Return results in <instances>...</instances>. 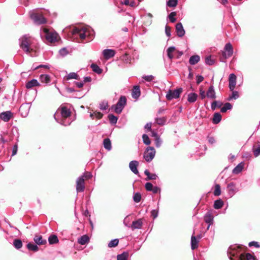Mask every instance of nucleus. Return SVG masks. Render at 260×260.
<instances>
[{
	"label": "nucleus",
	"mask_w": 260,
	"mask_h": 260,
	"mask_svg": "<svg viewBox=\"0 0 260 260\" xmlns=\"http://www.w3.org/2000/svg\"><path fill=\"white\" fill-rule=\"evenodd\" d=\"M30 17L34 22L37 24H43L46 22V19L41 14L32 13L30 15Z\"/></svg>",
	"instance_id": "obj_10"
},
{
	"label": "nucleus",
	"mask_w": 260,
	"mask_h": 260,
	"mask_svg": "<svg viewBox=\"0 0 260 260\" xmlns=\"http://www.w3.org/2000/svg\"><path fill=\"white\" fill-rule=\"evenodd\" d=\"M18 150V146L15 145L13 148L12 155L14 156L16 154Z\"/></svg>",
	"instance_id": "obj_64"
},
{
	"label": "nucleus",
	"mask_w": 260,
	"mask_h": 260,
	"mask_svg": "<svg viewBox=\"0 0 260 260\" xmlns=\"http://www.w3.org/2000/svg\"><path fill=\"white\" fill-rule=\"evenodd\" d=\"M35 242L39 245L44 244L46 243V240H43L42 236H35L34 239Z\"/></svg>",
	"instance_id": "obj_36"
},
{
	"label": "nucleus",
	"mask_w": 260,
	"mask_h": 260,
	"mask_svg": "<svg viewBox=\"0 0 260 260\" xmlns=\"http://www.w3.org/2000/svg\"><path fill=\"white\" fill-rule=\"evenodd\" d=\"M13 245L17 249H19L22 246V241L19 239H15L14 240Z\"/></svg>",
	"instance_id": "obj_42"
},
{
	"label": "nucleus",
	"mask_w": 260,
	"mask_h": 260,
	"mask_svg": "<svg viewBox=\"0 0 260 260\" xmlns=\"http://www.w3.org/2000/svg\"><path fill=\"white\" fill-rule=\"evenodd\" d=\"M176 48L174 46L169 47L167 50L168 57L169 59H172L176 55Z\"/></svg>",
	"instance_id": "obj_20"
},
{
	"label": "nucleus",
	"mask_w": 260,
	"mask_h": 260,
	"mask_svg": "<svg viewBox=\"0 0 260 260\" xmlns=\"http://www.w3.org/2000/svg\"><path fill=\"white\" fill-rule=\"evenodd\" d=\"M103 114L100 112H95L93 113H91L90 116L92 119H94V118L101 119L103 117Z\"/></svg>",
	"instance_id": "obj_40"
},
{
	"label": "nucleus",
	"mask_w": 260,
	"mask_h": 260,
	"mask_svg": "<svg viewBox=\"0 0 260 260\" xmlns=\"http://www.w3.org/2000/svg\"><path fill=\"white\" fill-rule=\"evenodd\" d=\"M78 78V75L74 72L70 73L67 76V80L77 79Z\"/></svg>",
	"instance_id": "obj_46"
},
{
	"label": "nucleus",
	"mask_w": 260,
	"mask_h": 260,
	"mask_svg": "<svg viewBox=\"0 0 260 260\" xmlns=\"http://www.w3.org/2000/svg\"><path fill=\"white\" fill-rule=\"evenodd\" d=\"M119 243V240L118 239H115L113 240H112L110 241V242L108 243V247L110 248L112 247H116Z\"/></svg>",
	"instance_id": "obj_39"
},
{
	"label": "nucleus",
	"mask_w": 260,
	"mask_h": 260,
	"mask_svg": "<svg viewBox=\"0 0 260 260\" xmlns=\"http://www.w3.org/2000/svg\"><path fill=\"white\" fill-rule=\"evenodd\" d=\"M221 194L220 186L219 184H216L215 186L214 194L215 196H218Z\"/></svg>",
	"instance_id": "obj_51"
},
{
	"label": "nucleus",
	"mask_w": 260,
	"mask_h": 260,
	"mask_svg": "<svg viewBox=\"0 0 260 260\" xmlns=\"http://www.w3.org/2000/svg\"><path fill=\"white\" fill-rule=\"evenodd\" d=\"M89 241V237L85 235L82 236H81L80 238H79L78 242L79 244L81 245H84L86 243H87Z\"/></svg>",
	"instance_id": "obj_28"
},
{
	"label": "nucleus",
	"mask_w": 260,
	"mask_h": 260,
	"mask_svg": "<svg viewBox=\"0 0 260 260\" xmlns=\"http://www.w3.org/2000/svg\"><path fill=\"white\" fill-rule=\"evenodd\" d=\"M204 80V77L201 75H198L197 76V83L199 84L202 82Z\"/></svg>",
	"instance_id": "obj_62"
},
{
	"label": "nucleus",
	"mask_w": 260,
	"mask_h": 260,
	"mask_svg": "<svg viewBox=\"0 0 260 260\" xmlns=\"http://www.w3.org/2000/svg\"><path fill=\"white\" fill-rule=\"evenodd\" d=\"M175 27L177 36L179 37H183L185 34V30L182 23L180 22L177 23Z\"/></svg>",
	"instance_id": "obj_15"
},
{
	"label": "nucleus",
	"mask_w": 260,
	"mask_h": 260,
	"mask_svg": "<svg viewBox=\"0 0 260 260\" xmlns=\"http://www.w3.org/2000/svg\"><path fill=\"white\" fill-rule=\"evenodd\" d=\"M142 224L143 222L142 219H138L136 221L133 222L132 224L131 225V228L132 230L140 229L141 228Z\"/></svg>",
	"instance_id": "obj_23"
},
{
	"label": "nucleus",
	"mask_w": 260,
	"mask_h": 260,
	"mask_svg": "<svg viewBox=\"0 0 260 260\" xmlns=\"http://www.w3.org/2000/svg\"><path fill=\"white\" fill-rule=\"evenodd\" d=\"M108 107V103L106 102H103L100 104V109L102 110H105L107 109Z\"/></svg>",
	"instance_id": "obj_56"
},
{
	"label": "nucleus",
	"mask_w": 260,
	"mask_h": 260,
	"mask_svg": "<svg viewBox=\"0 0 260 260\" xmlns=\"http://www.w3.org/2000/svg\"><path fill=\"white\" fill-rule=\"evenodd\" d=\"M40 80L42 83L48 84L51 81V78L47 74H42L40 76Z\"/></svg>",
	"instance_id": "obj_24"
},
{
	"label": "nucleus",
	"mask_w": 260,
	"mask_h": 260,
	"mask_svg": "<svg viewBox=\"0 0 260 260\" xmlns=\"http://www.w3.org/2000/svg\"><path fill=\"white\" fill-rule=\"evenodd\" d=\"M76 190L77 192H82L85 189L84 179L83 176L79 177L76 181Z\"/></svg>",
	"instance_id": "obj_11"
},
{
	"label": "nucleus",
	"mask_w": 260,
	"mask_h": 260,
	"mask_svg": "<svg viewBox=\"0 0 260 260\" xmlns=\"http://www.w3.org/2000/svg\"><path fill=\"white\" fill-rule=\"evenodd\" d=\"M143 141L144 143L146 145H149L151 143V141L148 135L146 134H144L142 136Z\"/></svg>",
	"instance_id": "obj_50"
},
{
	"label": "nucleus",
	"mask_w": 260,
	"mask_h": 260,
	"mask_svg": "<svg viewBox=\"0 0 260 260\" xmlns=\"http://www.w3.org/2000/svg\"><path fill=\"white\" fill-rule=\"evenodd\" d=\"M205 221L209 224L208 229L213 223V217L211 213H207L206 214L204 217Z\"/></svg>",
	"instance_id": "obj_26"
},
{
	"label": "nucleus",
	"mask_w": 260,
	"mask_h": 260,
	"mask_svg": "<svg viewBox=\"0 0 260 260\" xmlns=\"http://www.w3.org/2000/svg\"><path fill=\"white\" fill-rule=\"evenodd\" d=\"M134 201L136 203H139L141 200V194L139 192H136L133 196Z\"/></svg>",
	"instance_id": "obj_44"
},
{
	"label": "nucleus",
	"mask_w": 260,
	"mask_h": 260,
	"mask_svg": "<svg viewBox=\"0 0 260 260\" xmlns=\"http://www.w3.org/2000/svg\"><path fill=\"white\" fill-rule=\"evenodd\" d=\"M126 102L125 97L124 96H121L116 105L114 106L115 112L118 114L120 113L126 104Z\"/></svg>",
	"instance_id": "obj_9"
},
{
	"label": "nucleus",
	"mask_w": 260,
	"mask_h": 260,
	"mask_svg": "<svg viewBox=\"0 0 260 260\" xmlns=\"http://www.w3.org/2000/svg\"><path fill=\"white\" fill-rule=\"evenodd\" d=\"M221 120V115L219 113H216L214 114V117L213 118V122L215 124L218 123Z\"/></svg>",
	"instance_id": "obj_34"
},
{
	"label": "nucleus",
	"mask_w": 260,
	"mask_h": 260,
	"mask_svg": "<svg viewBox=\"0 0 260 260\" xmlns=\"http://www.w3.org/2000/svg\"><path fill=\"white\" fill-rule=\"evenodd\" d=\"M227 188L228 189L229 193L232 194V196H233L238 191V189L235 186V184L233 182L229 183L228 185Z\"/></svg>",
	"instance_id": "obj_21"
},
{
	"label": "nucleus",
	"mask_w": 260,
	"mask_h": 260,
	"mask_svg": "<svg viewBox=\"0 0 260 260\" xmlns=\"http://www.w3.org/2000/svg\"><path fill=\"white\" fill-rule=\"evenodd\" d=\"M201 238L200 236H199L198 239L194 236H192L191 238V247L192 249H196L198 247L199 240Z\"/></svg>",
	"instance_id": "obj_22"
},
{
	"label": "nucleus",
	"mask_w": 260,
	"mask_h": 260,
	"mask_svg": "<svg viewBox=\"0 0 260 260\" xmlns=\"http://www.w3.org/2000/svg\"><path fill=\"white\" fill-rule=\"evenodd\" d=\"M139 165V162L137 160H132L129 162V167L130 170L135 174H138L139 171L137 169V167Z\"/></svg>",
	"instance_id": "obj_14"
},
{
	"label": "nucleus",
	"mask_w": 260,
	"mask_h": 260,
	"mask_svg": "<svg viewBox=\"0 0 260 260\" xmlns=\"http://www.w3.org/2000/svg\"><path fill=\"white\" fill-rule=\"evenodd\" d=\"M103 55L106 59H109L115 55V51L112 49H105L103 51Z\"/></svg>",
	"instance_id": "obj_17"
},
{
	"label": "nucleus",
	"mask_w": 260,
	"mask_h": 260,
	"mask_svg": "<svg viewBox=\"0 0 260 260\" xmlns=\"http://www.w3.org/2000/svg\"><path fill=\"white\" fill-rule=\"evenodd\" d=\"M253 152L255 157L258 156L260 154V145H259L257 148L253 147Z\"/></svg>",
	"instance_id": "obj_54"
},
{
	"label": "nucleus",
	"mask_w": 260,
	"mask_h": 260,
	"mask_svg": "<svg viewBox=\"0 0 260 260\" xmlns=\"http://www.w3.org/2000/svg\"><path fill=\"white\" fill-rule=\"evenodd\" d=\"M242 247L238 245L231 246L228 254L231 260H255V257L250 253L246 254L240 253Z\"/></svg>",
	"instance_id": "obj_1"
},
{
	"label": "nucleus",
	"mask_w": 260,
	"mask_h": 260,
	"mask_svg": "<svg viewBox=\"0 0 260 260\" xmlns=\"http://www.w3.org/2000/svg\"><path fill=\"white\" fill-rule=\"evenodd\" d=\"M36 40L28 35L22 36L19 39L20 47L26 53L30 54L34 51Z\"/></svg>",
	"instance_id": "obj_2"
},
{
	"label": "nucleus",
	"mask_w": 260,
	"mask_h": 260,
	"mask_svg": "<svg viewBox=\"0 0 260 260\" xmlns=\"http://www.w3.org/2000/svg\"><path fill=\"white\" fill-rule=\"evenodd\" d=\"M42 31L46 39L48 42L52 43L56 42L58 40V35L56 32L50 31L49 29L46 28H44L42 29Z\"/></svg>",
	"instance_id": "obj_6"
},
{
	"label": "nucleus",
	"mask_w": 260,
	"mask_h": 260,
	"mask_svg": "<svg viewBox=\"0 0 260 260\" xmlns=\"http://www.w3.org/2000/svg\"><path fill=\"white\" fill-rule=\"evenodd\" d=\"M206 95L208 98H209V99H211L212 100L215 99L216 98V96L215 91L214 90V86L212 85H211L209 87V88L207 92Z\"/></svg>",
	"instance_id": "obj_18"
},
{
	"label": "nucleus",
	"mask_w": 260,
	"mask_h": 260,
	"mask_svg": "<svg viewBox=\"0 0 260 260\" xmlns=\"http://www.w3.org/2000/svg\"><path fill=\"white\" fill-rule=\"evenodd\" d=\"M104 146L105 149L108 150H110L111 149V141L109 139H105L103 141Z\"/></svg>",
	"instance_id": "obj_35"
},
{
	"label": "nucleus",
	"mask_w": 260,
	"mask_h": 260,
	"mask_svg": "<svg viewBox=\"0 0 260 260\" xmlns=\"http://www.w3.org/2000/svg\"><path fill=\"white\" fill-rule=\"evenodd\" d=\"M91 68L92 71L98 74H101L102 73V70L99 68V67L94 63L91 64Z\"/></svg>",
	"instance_id": "obj_43"
},
{
	"label": "nucleus",
	"mask_w": 260,
	"mask_h": 260,
	"mask_svg": "<svg viewBox=\"0 0 260 260\" xmlns=\"http://www.w3.org/2000/svg\"><path fill=\"white\" fill-rule=\"evenodd\" d=\"M249 246L250 247L251 246H254L255 247H259V245L258 244V243L256 242H254V241H252V242H251L249 243Z\"/></svg>",
	"instance_id": "obj_63"
},
{
	"label": "nucleus",
	"mask_w": 260,
	"mask_h": 260,
	"mask_svg": "<svg viewBox=\"0 0 260 260\" xmlns=\"http://www.w3.org/2000/svg\"><path fill=\"white\" fill-rule=\"evenodd\" d=\"M12 113L10 111L2 112L0 114V118L5 122L8 121L12 117Z\"/></svg>",
	"instance_id": "obj_16"
},
{
	"label": "nucleus",
	"mask_w": 260,
	"mask_h": 260,
	"mask_svg": "<svg viewBox=\"0 0 260 260\" xmlns=\"http://www.w3.org/2000/svg\"><path fill=\"white\" fill-rule=\"evenodd\" d=\"M205 62L207 64L211 66L215 63V59L211 56H208L205 59Z\"/></svg>",
	"instance_id": "obj_41"
},
{
	"label": "nucleus",
	"mask_w": 260,
	"mask_h": 260,
	"mask_svg": "<svg viewBox=\"0 0 260 260\" xmlns=\"http://www.w3.org/2000/svg\"><path fill=\"white\" fill-rule=\"evenodd\" d=\"M155 155V149L152 147H148L144 153V158L147 162H150Z\"/></svg>",
	"instance_id": "obj_8"
},
{
	"label": "nucleus",
	"mask_w": 260,
	"mask_h": 260,
	"mask_svg": "<svg viewBox=\"0 0 260 260\" xmlns=\"http://www.w3.org/2000/svg\"><path fill=\"white\" fill-rule=\"evenodd\" d=\"M28 249L30 250L36 251L38 250V247L37 245L32 243H28L27 245Z\"/></svg>",
	"instance_id": "obj_45"
},
{
	"label": "nucleus",
	"mask_w": 260,
	"mask_h": 260,
	"mask_svg": "<svg viewBox=\"0 0 260 260\" xmlns=\"http://www.w3.org/2000/svg\"><path fill=\"white\" fill-rule=\"evenodd\" d=\"M200 94L202 99H204L207 96L205 91L202 88H200Z\"/></svg>",
	"instance_id": "obj_58"
},
{
	"label": "nucleus",
	"mask_w": 260,
	"mask_h": 260,
	"mask_svg": "<svg viewBox=\"0 0 260 260\" xmlns=\"http://www.w3.org/2000/svg\"><path fill=\"white\" fill-rule=\"evenodd\" d=\"M238 97H239L238 92L236 91L233 90L232 95L231 96H230L228 100H231L232 99L236 100V99H238Z\"/></svg>",
	"instance_id": "obj_53"
},
{
	"label": "nucleus",
	"mask_w": 260,
	"mask_h": 260,
	"mask_svg": "<svg viewBox=\"0 0 260 260\" xmlns=\"http://www.w3.org/2000/svg\"><path fill=\"white\" fill-rule=\"evenodd\" d=\"M233 48L230 43H226L222 51V56L220 58L221 61L224 62L225 60L232 56L233 54Z\"/></svg>",
	"instance_id": "obj_5"
},
{
	"label": "nucleus",
	"mask_w": 260,
	"mask_h": 260,
	"mask_svg": "<svg viewBox=\"0 0 260 260\" xmlns=\"http://www.w3.org/2000/svg\"><path fill=\"white\" fill-rule=\"evenodd\" d=\"M127 253H123L121 254H118L117 256V260H127Z\"/></svg>",
	"instance_id": "obj_48"
},
{
	"label": "nucleus",
	"mask_w": 260,
	"mask_h": 260,
	"mask_svg": "<svg viewBox=\"0 0 260 260\" xmlns=\"http://www.w3.org/2000/svg\"><path fill=\"white\" fill-rule=\"evenodd\" d=\"M243 168V164L242 163L239 164L233 170V173L238 174L240 173Z\"/></svg>",
	"instance_id": "obj_31"
},
{
	"label": "nucleus",
	"mask_w": 260,
	"mask_h": 260,
	"mask_svg": "<svg viewBox=\"0 0 260 260\" xmlns=\"http://www.w3.org/2000/svg\"><path fill=\"white\" fill-rule=\"evenodd\" d=\"M176 15V13L175 12H171L169 15V18L170 19V21L173 23L176 21V18L175 17Z\"/></svg>",
	"instance_id": "obj_52"
},
{
	"label": "nucleus",
	"mask_w": 260,
	"mask_h": 260,
	"mask_svg": "<svg viewBox=\"0 0 260 260\" xmlns=\"http://www.w3.org/2000/svg\"><path fill=\"white\" fill-rule=\"evenodd\" d=\"M153 185L151 183L147 182L145 184V188L148 191H151L152 190Z\"/></svg>",
	"instance_id": "obj_57"
},
{
	"label": "nucleus",
	"mask_w": 260,
	"mask_h": 260,
	"mask_svg": "<svg viewBox=\"0 0 260 260\" xmlns=\"http://www.w3.org/2000/svg\"><path fill=\"white\" fill-rule=\"evenodd\" d=\"M165 32H166V35L168 37H169L171 36V28L169 26H166Z\"/></svg>",
	"instance_id": "obj_61"
},
{
	"label": "nucleus",
	"mask_w": 260,
	"mask_h": 260,
	"mask_svg": "<svg viewBox=\"0 0 260 260\" xmlns=\"http://www.w3.org/2000/svg\"><path fill=\"white\" fill-rule=\"evenodd\" d=\"M49 242L50 244L56 243L58 242V238L55 235H51L48 238Z\"/></svg>",
	"instance_id": "obj_37"
},
{
	"label": "nucleus",
	"mask_w": 260,
	"mask_h": 260,
	"mask_svg": "<svg viewBox=\"0 0 260 260\" xmlns=\"http://www.w3.org/2000/svg\"><path fill=\"white\" fill-rule=\"evenodd\" d=\"M29 106L28 104H22L20 108L19 112L23 117H26L29 112Z\"/></svg>",
	"instance_id": "obj_13"
},
{
	"label": "nucleus",
	"mask_w": 260,
	"mask_h": 260,
	"mask_svg": "<svg viewBox=\"0 0 260 260\" xmlns=\"http://www.w3.org/2000/svg\"><path fill=\"white\" fill-rule=\"evenodd\" d=\"M232 108V105L229 103H226L224 106L221 108V112L222 113H225L228 110H230Z\"/></svg>",
	"instance_id": "obj_38"
},
{
	"label": "nucleus",
	"mask_w": 260,
	"mask_h": 260,
	"mask_svg": "<svg viewBox=\"0 0 260 260\" xmlns=\"http://www.w3.org/2000/svg\"><path fill=\"white\" fill-rule=\"evenodd\" d=\"M177 4V0H169L167 5L169 7H175Z\"/></svg>",
	"instance_id": "obj_55"
},
{
	"label": "nucleus",
	"mask_w": 260,
	"mask_h": 260,
	"mask_svg": "<svg viewBox=\"0 0 260 260\" xmlns=\"http://www.w3.org/2000/svg\"><path fill=\"white\" fill-rule=\"evenodd\" d=\"M182 88H179L174 90L170 89L166 94V99L169 101L174 99H177L179 97L180 93L182 92Z\"/></svg>",
	"instance_id": "obj_7"
},
{
	"label": "nucleus",
	"mask_w": 260,
	"mask_h": 260,
	"mask_svg": "<svg viewBox=\"0 0 260 260\" xmlns=\"http://www.w3.org/2000/svg\"><path fill=\"white\" fill-rule=\"evenodd\" d=\"M223 205V202L220 199L217 200L214 202V208L216 209H219L221 208Z\"/></svg>",
	"instance_id": "obj_32"
},
{
	"label": "nucleus",
	"mask_w": 260,
	"mask_h": 260,
	"mask_svg": "<svg viewBox=\"0 0 260 260\" xmlns=\"http://www.w3.org/2000/svg\"><path fill=\"white\" fill-rule=\"evenodd\" d=\"M222 104L221 102L214 101L211 104V109L214 110L217 107H220Z\"/></svg>",
	"instance_id": "obj_49"
},
{
	"label": "nucleus",
	"mask_w": 260,
	"mask_h": 260,
	"mask_svg": "<svg viewBox=\"0 0 260 260\" xmlns=\"http://www.w3.org/2000/svg\"><path fill=\"white\" fill-rule=\"evenodd\" d=\"M144 173L147 176L148 180H155L157 177L156 174H151L148 170H146Z\"/></svg>",
	"instance_id": "obj_33"
},
{
	"label": "nucleus",
	"mask_w": 260,
	"mask_h": 260,
	"mask_svg": "<svg viewBox=\"0 0 260 260\" xmlns=\"http://www.w3.org/2000/svg\"><path fill=\"white\" fill-rule=\"evenodd\" d=\"M92 30L90 28L82 27L81 28H75L72 31V34L74 37H78L82 40L91 35Z\"/></svg>",
	"instance_id": "obj_4"
},
{
	"label": "nucleus",
	"mask_w": 260,
	"mask_h": 260,
	"mask_svg": "<svg viewBox=\"0 0 260 260\" xmlns=\"http://www.w3.org/2000/svg\"><path fill=\"white\" fill-rule=\"evenodd\" d=\"M161 140L159 138H157L155 140V145L157 147H159L161 144Z\"/></svg>",
	"instance_id": "obj_60"
},
{
	"label": "nucleus",
	"mask_w": 260,
	"mask_h": 260,
	"mask_svg": "<svg viewBox=\"0 0 260 260\" xmlns=\"http://www.w3.org/2000/svg\"><path fill=\"white\" fill-rule=\"evenodd\" d=\"M132 97L134 99H138L140 95V89L138 86H135L133 89L132 93Z\"/></svg>",
	"instance_id": "obj_25"
},
{
	"label": "nucleus",
	"mask_w": 260,
	"mask_h": 260,
	"mask_svg": "<svg viewBox=\"0 0 260 260\" xmlns=\"http://www.w3.org/2000/svg\"><path fill=\"white\" fill-rule=\"evenodd\" d=\"M236 76L234 74H231L229 76V88L231 91L234 90L236 84Z\"/></svg>",
	"instance_id": "obj_12"
},
{
	"label": "nucleus",
	"mask_w": 260,
	"mask_h": 260,
	"mask_svg": "<svg viewBox=\"0 0 260 260\" xmlns=\"http://www.w3.org/2000/svg\"><path fill=\"white\" fill-rule=\"evenodd\" d=\"M167 121V118L165 117H157L155 119V122L158 125H164Z\"/></svg>",
	"instance_id": "obj_30"
},
{
	"label": "nucleus",
	"mask_w": 260,
	"mask_h": 260,
	"mask_svg": "<svg viewBox=\"0 0 260 260\" xmlns=\"http://www.w3.org/2000/svg\"><path fill=\"white\" fill-rule=\"evenodd\" d=\"M143 78L147 81H151L154 79V77L152 75L144 76Z\"/></svg>",
	"instance_id": "obj_59"
},
{
	"label": "nucleus",
	"mask_w": 260,
	"mask_h": 260,
	"mask_svg": "<svg viewBox=\"0 0 260 260\" xmlns=\"http://www.w3.org/2000/svg\"><path fill=\"white\" fill-rule=\"evenodd\" d=\"M109 120L111 123L116 124L117 121V117L112 114H110L108 116Z\"/></svg>",
	"instance_id": "obj_47"
},
{
	"label": "nucleus",
	"mask_w": 260,
	"mask_h": 260,
	"mask_svg": "<svg viewBox=\"0 0 260 260\" xmlns=\"http://www.w3.org/2000/svg\"><path fill=\"white\" fill-rule=\"evenodd\" d=\"M71 115V111L70 109H68L66 107H61L58 109L56 112L55 113L54 117L57 122L64 125H70L71 122H65L64 119L69 117Z\"/></svg>",
	"instance_id": "obj_3"
},
{
	"label": "nucleus",
	"mask_w": 260,
	"mask_h": 260,
	"mask_svg": "<svg viewBox=\"0 0 260 260\" xmlns=\"http://www.w3.org/2000/svg\"><path fill=\"white\" fill-rule=\"evenodd\" d=\"M198 94L195 93H190L188 94L187 101L189 103H194L196 101Z\"/></svg>",
	"instance_id": "obj_29"
},
{
	"label": "nucleus",
	"mask_w": 260,
	"mask_h": 260,
	"mask_svg": "<svg viewBox=\"0 0 260 260\" xmlns=\"http://www.w3.org/2000/svg\"><path fill=\"white\" fill-rule=\"evenodd\" d=\"M40 85V84L38 80L34 79L28 81L26 83V87L27 89H30L34 87L39 86Z\"/></svg>",
	"instance_id": "obj_19"
},
{
	"label": "nucleus",
	"mask_w": 260,
	"mask_h": 260,
	"mask_svg": "<svg viewBox=\"0 0 260 260\" xmlns=\"http://www.w3.org/2000/svg\"><path fill=\"white\" fill-rule=\"evenodd\" d=\"M200 60V57L199 55H196L191 56L189 60V62L191 65H194L197 64Z\"/></svg>",
	"instance_id": "obj_27"
}]
</instances>
